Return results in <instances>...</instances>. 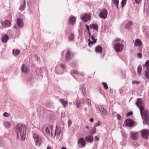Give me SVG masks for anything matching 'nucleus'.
<instances>
[{
  "label": "nucleus",
  "instance_id": "nucleus-1",
  "mask_svg": "<svg viewBox=\"0 0 149 149\" xmlns=\"http://www.w3.org/2000/svg\"><path fill=\"white\" fill-rule=\"evenodd\" d=\"M53 126L47 124L44 125L42 128V130L44 134L46 136H50L51 137H55L57 133V136H59L61 133V131L57 129L56 127L55 131L53 130Z\"/></svg>",
  "mask_w": 149,
  "mask_h": 149
},
{
  "label": "nucleus",
  "instance_id": "nucleus-2",
  "mask_svg": "<svg viewBox=\"0 0 149 149\" xmlns=\"http://www.w3.org/2000/svg\"><path fill=\"white\" fill-rule=\"evenodd\" d=\"M15 128L17 134V139H19L20 136L21 140L23 141H24L27 130L26 126L22 123H18L15 126Z\"/></svg>",
  "mask_w": 149,
  "mask_h": 149
},
{
  "label": "nucleus",
  "instance_id": "nucleus-3",
  "mask_svg": "<svg viewBox=\"0 0 149 149\" xmlns=\"http://www.w3.org/2000/svg\"><path fill=\"white\" fill-rule=\"evenodd\" d=\"M149 111L147 109H145L143 113V116L141 117L144 124L149 125Z\"/></svg>",
  "mask_w": 149,
  "mask_h": 149
},
{
  "label": "nucleus",
  "instance_id": "nucleus-4",
  "mask_svg": "<svg viewBox=\"0 0 149 149\" xmlns=\"http://www.w3.org/2000/svg\"><path fill=\"white\" fill-rule=\"evenodd\" d=\"M33 137L37 146H40L41 144V139L38 135L36 133L33 134Z\"/></svg>",
  "mask_w": 149,
  "mask_h": 149
},
{
  "label": "nucleus",
  "instance_id": "nucleus-5",
  "mask_svg": "<svg viewBox=\"0 0 149 149\" xmlns=\"http://www.w3.org/2000/svg\"><path fill=\"white\" fill-rule=\"evenodd\" d=\"M59 65L60 67V68L62 70L60 71H58L57 69H55V72L57 74H63L64 72H65L66 71V67L65 65L64 64L61 63Z\"/></svg>",
  "mask_w": 149,
  "mask_h": 149
},
{
  "label": "nucleus",
  "instance_id": "nucleus-6",
  "mask_svg": "<svg viewBox=\"0 0 149 149\" xmlns=\"http://www.w3.org/2000/svg\"><path fill=\"white\" fill-rule=\"evenodd\" d=\"M141 132L142 137L147 139L149 136V131L146 129H143L141 130Z\"/></svg>",
  "mask_w": 149,
  "mask_h": 149
},
{
  "label": "nucleus",
  "instance_id": "nucleus-7",
  "mask_svg": "<svg viewBox=\"0 0 149 149\" xmlns=\"http://www.w3.org/2000/svg\"><path fill=\"white\" fill-rule=\"evenodd\" d=\"M114 47L116 51L117 52H119L123 50V45L118 43L114 45Z\"/></svg>",
  "mask_w": 149,
  "mask_h": 149
},
{
  "label": "nucleus",
  "instance_id": "nucleus-8",
  "mask_svg": "<svg viewBox=\"0 0 149 149\" xmlns=\"http://www.w3.org/2000/svg\"><path fill=\"white\" fill-rule=\"evenodd\" d=\"M78 145H80L79 146V148H83L86 145V142L84 138L81 137L79 138L78 141Z\"/></svg>",
  "mask_w": 149,
  "mask_h": 149
},
{
  "label": "nucleus",
  "instance_id": "nucleus-9",
  "mask_svg": "<svg viewBox=\"0 0 149 149\" xmlns=\"http://www.w3.org/2000/svg\"><path fill=\"white\" fill-rule=\"evenodd\" d=\"M134 124V121L131 119H127L125 120V125L126 127H131L133 126Z\"/></svg>",
  "mask_w": 149,
  "mask_h": 149
},
{
  "label": "nucleus",
  "instance_id": "nucleus-10",
  "mask_svg": "<svg viewBox=\"0 0 149 149\" xmlns=\"http://www.w3.org/2000/svg\"><path fill=\"white\" fill-rule=\"evenodd\" d=\"M108 14L107 11L105 9H103L100 13L99 16L101 18L105 19L107 16Z\"/></svg>",
  "mask_w": 149,
  "mask_h": 149
},
{
  "label": "nucleus",
  "instance_id": "nucleus-11",
  "mask_svg": "<svg viewBox=\"0 0 149 149\" xmlns=\"http://www.w3.org/2000/svg\"><path fill=\"white\" fill-rule=\"evenodd\" d=\"M91 18V15L90 14L86 13L82 16L81 19L84 22H86L90 19Z\"/></svg>",
  "mask_w": 149,
  "mask_h": 149
},
{
  "label": "nucleus",
  "instance_id": "nucleus-12",
  "mask_svg": "<svg viewBox=\"0 0 149 149\" xmlns=\"http://www.w3.org/2000/svg\"><path fill=\"white\" fill-rule=\"evenodd\" d=\"M16 23L19 27L22 28L24 25L22 19L21 18H17L16 20Z\"/></svg>",
  "mask_w": 149,
  "mask_h": 149
},
{
  "label": "nucleus",
  "instance_id": "nucleus-13",
  "mask_svg": "<svg viewBox=\"0 0 149 149\" xmlns=\"http://www.w3.org/2000/svg\"><path fill=\"white\" fill-rule=\"evenodd\" d=\"M73 54H72L69 50H68L66 52L65 59L67 60H69L71 59L73 57Z\"/></svg>",
  "mask_w": 149,
  "mask_h": 149
},
{
  "label": "nucleus",
  "instance_id": "nucleus-14",
  "mask_svg": "<svg viewBox=\"0 0 149 149\" xmlns=\"http://www.w3.org/2000/svg\"><path fill=\"white\" fill-rule=\"evenodd\" d=\"M138 134L136 132H131L130 135L131 138L133 140H136L138 139Z\"/></svg>",
  "mask_w": 149,
  "mask_h": 149
},
{
  "label": "nucleus",
  "instance_id": "nucleus-15",
  "mask_svg": "<svg viewBox=\"0 0 149 149\" xmlns=\"http://www.w3.org/2000/svg\"><path fill=\"white\" fill-rule=\"evenodd\" d=\"M76 21V18L74 16H70L68 20L69 23L72 25H74Z\"/></svg>",
  "mask_w": 149,
  "mask_h": 149
},
{
  "label": "nucleus",
  "instance_id": "nucleus-16",
  "mask_svg": "<svg viewBox=\"0 0 149 149\" xmlns=\"http://www.w3.org/2000/svg\"><path fill=\"white\" fill-rule=\"evenodd\" d=\"M85 140L88 143H92L93 141V137L92 135L89 134L86 136Z\"/></svg>",
  "mask_w": 149,
  "mask_h": 149
},
{
  "label": "nucleus",
  "instance_id": "nucleus-17",
  "mask_svg": "<svg viewBox=\"0 0 149 149\" xmlns=\"http://www.w3.org/2000/svg\"><path fill=\"white\" fill-rule=\"evenodd\" d=\"M134 45L135 47L141 46L142 45V42L140 40L136 39L135 41Z\"/></svg>",
  "mask_w": 149,
  "mask_h": 149
},
{
  "label": "nucleus",
  "instance_id": "nucleus-18",
  "mask_svg": "<svg viewBox=\"0 0 149 149\" xmlns=\"http://www.w3.org/2000/svg\"><path fill=\"white\" fill-rule=\"evenodd\" d=\"M22 72L25 74H27L29 72V69L26 66H25L24 64H22L21 67Z\"/></svg>",
  "mask_w": 149,
  "mask_h": 149
},
{
  "label": "nucleus",
  "instance_id": "nucleus-19",
  "mask_svg": "<svg viewBox=\"0 0 149 149\" xmlns=\"http://www.w3.org/2000/svg\"><path fill=\"white\" fill-rule=\"evenodd\" d=\"M59 101L62 104L63 107L64 108H65L66 107V105L68 104V102L65 100L63 99H60L59 100Z\"/></svg>",
  "mask_w": 149,
  "mask_h": 149
},
{
  "label": "nucleus",
  "instance_id": "nucleus-20",
  "mask_svg": "<svg viewBox=\"0 0 149 149\" xmlns=\"http://www.w3.org/2000/svg\"><path fill=\"white\" fill-rule=\"evenodd\" d=\"M102 50V47L100 45L97 46L95 48V51L97 53H101Z\"/></svg>",
  "mask_w": 149,
  "mask_h": 149
},
{
  "label": "nucleus",
  "instance_id": "nucleus-21",
  "mask_svg": "<svg viewBox=\"0 0 149 149\" xmlns=\"http://www.w3.org/2000/svg\"><path fill=\"white\" fill-rule=\"evenodd\" d=\"M26 6V2L24 0H23V3L21 4L19 7V9L21 10H24Z\"/></svg>",
  "mask_w": 149,
  "mask_h": 149
},
{
  "label": "nucleus",
  "instance_id": "nucleus-22",
  "mask_svg": "<svg viewBox=\"0 0 149 149\" xmlns=\"http://www.w3.org/2000/svg\"><path fill=\"white\" fill-rule=\"evenodd\" d=\"M9 39V37L7 34H5L2 37L1 41L2 42L5 43Z\"/></svg>",
  "mask_w": 149,
  "mask_h": 149
},
{
  "label": "nucleus",
  "instance_id": "nucleus-23",
  "mask_svg": "<svg viewBox=\"0 0 149 149\" xmlns=\"http://www.w3.org/2000/svg\"><path fill=\"white\" fill-rule=\"evenodd\" d=\"M138 107L139 109L141 116V117H143V111L144 109V106L141 105Z\"/></svg>",
  "mask_w": 149,
  "mask_h": 149
},
{
  "label": "nucleus",
  "instance_id": "nucleus-24",
  "mask_svg": "<svg viewBox=\"0 0 149 149\" xmlns=\"http://www.w3.org/2000/svg\"><path fill=\"white\" fill-rule=\"evenodd\" d=\"M113 115L114 117H116L118 120H121V116L118 114L116 112H114L113 113Z\"/></svg>",
  "mask_w": 149,
  "mask_h": 149
},
{
  "label": "nucleus",
  "instance_id": "nucleus-25",
  "mask_svg": "<svg viewBox=\"0 0 149 149\" xmlns=\"http://www.w3.org/2000/svg\"><path fill=\"white\" fill-rule=\"evenodd\" d=\"M74 34L72 33H71L68 37V40L69 41H72L74 40Z\"/></svg>",
  "mask_w": 149,
  "mask_h": 149
},
{
  "label": "nucleus",
  "instance_id": "nucleus-26",
  "mask_svg": "<svg viewBox=\"0 0 149 149\" xmlns=\"http://www.w3.org/2000/svg\"><path fill=\"white\" fill-rule=\"evenodd\" d=\"M80 90H81L82 93L84 95H85L86 94V88L85 86L84 85H81Z\"/></svg>",
  "mask_w": 149,
  "mask_h": 149
},
{
  "label": "nucleus",
  "instance_id": "nucleus-27",
  "mask_svg": "<svg viewBox=\"0 0 149 149\" xmlns=\"http://www.w3.org/2000/svg\"><path fill=\"white\" fill-rule=\"evenodd\" d=\"M90 27L91 28H92L94 29L97 30L98 29V25L97 24H90Z\"/></svg>",
  "mask_w": 149,
  "mask_h": 149
},
{
  "label": "nucleus",
  "instance_id": "nucleus-28",
  "mask_svg": "<svg viewBox=\"0 0 149 149\" xmlns=\"http://www.w3.org/2000/svg\"><path fill=\"white\" fill-rule=\"evenodd\" d=\"M142 102L141 101V99H138L136 102V106L138 107L142 105Z\"/></svg>",
  "mask_w": 149,
  "mask_h": 149
},
{
  "label": "nucleus",
  "instance_id": "nucleus-29",
  "mask_svg": "<svg viewBox=\"0 0 149 149\" xmlns=\"http://www.w3.org/2000/svg\"><path fill=\"white\" fill-rule=\"evenodd\" d=\"M132 25V22L131 21H130L128 22L126 24L125 26V28L126 29H129L131 27Z\"/></svg>",
  "mask_w": 149,
  "mask_h": 149
},
{
  "label": "nucleus",
  "instance_id": "nucleus-30",
  "mask_svg": "<svg viewBox=\"0 0 149 149\" xmlns=\"http://www.w3.org/2000/svg\"><path fill=\"white\" fill-rule=\"evenodd\" d=\"M13 53L14 56H17L20 53V51L19 50L17 49L15 51V50L13 49Z\"/></svg>",
  "mask_w": 149,
  "mask_h": 149
},
{
  "label": "nucleus",
  "instance_id": "nucleus-31",
  "mask_svg": "<svg viewBox=\"0 0 149 149\" xmlns=\"http://www.w3.org/2000/svg\"><path fill=\"white\" fill-rule=\"evenodd\" d=\"M88 41L89 42L88 43V45L90 47H91V45L94 44L96 42V40H93V41H91L89 39H88Z\"/></svg>",
  "mask_w": 149,
  "mask_h": 149
},
{
  "label": "nucleus",
  "instance_id": "nucleus-32",
  "mask_svg": "<svg viewBox=\"0 0 149 149\" xmlns=\"http://www.w3.org/2000/svg\"><path fill=\"white\" fill-rule=\"evenodd\" d=\"M53 103L51 102H48L45 104V106L48 108H51L52 107Z\"/></svg>",
  "mask_w": 149,
  "mask_h": 149
},
{
  "label": "nucleus",
  "instance_id": "nucleus-33",
  "mask_svg": "<svg viewBox=\"0 0 149 149\" xmlns=\"http://www.w3.org/2000/svg\"><path fill=\"white\" fill-rule=\"evenodd\" d=\"M96 129L95 127H93L92 128V130L90 132V133L91 134L90 135H92V136H93V135L96 133Z\"/></svg>",
  "mask_w": 149,
  "mask_h": 149
},
{
  "label": "nucleus",
  "instance_id": "nucleus-34",
  "mask_svg": "<svg viewBox=\"0 0 149 149\" xmlns=\"http://www.w3.org/2000/svg\"><path fill=\"white\" fill-rule=\"evenodd\" d=\"M101 112L102 113L101 116L103 117L107 115L108 113L105 109L104 110Z\"/></svg>",
  "mask_w": 149,
  "mask_h": 149
},
{
  "label": "nucleus",
  "instance_id": "nucleus-35",
  "mask_svg": "<svg viewBox=\"0 0 149 149\" xmlns=\"http://www.w3.org/2000/svg\"><path fill=\"white\" fill-rule=\"evenodd\" d=\"M97 108L99 109L101 112L105 109L102 105H98L97 106Z\"/></svg>",
  "mask_w": 149,
  "mask_h": 149
},
{
  "label": "nucleus",
  "instance_id": "nucleus-36",
  "mask_svg": "<svg viewBox=\"0 0 149 149\" xmlns=\"http://www.w3.org/2000/svg\"><path fill=\"white\" fill-rule=\"evenodd\" d=\"M42 70L41 68H40L39 69V72H37V73L38 74L39 76H40V77L41 79H42Z\"/></svg>",
  "mask_w": 149,
  "mask_h": 149
},
{
  "label": "nucleus",
  "instance_id": "nucleus-37",
  "mask_svg": "<svg viewBox=\"0 0 149 149\" xmlns=\"http://www.w3.org/2000/svg\"><path fill=\"white\" fill-rule=\"evenodd\" d=\"M10 123L8 122H5L4 123V126L7 128L9 127L10 126Z\"/></svg>",
  "mask_w": 149,
  "mask_h": 149
},
{
  "label": "nucleus",
  "instance_id": "nucleus-38",
  "mask_svg": "<svg viewBox=\"0 0 149 149\" xmlns=\"http://www.w3.org/2000/svg\"><path fill=\"white\" fill-rule=\"evenodd\" d=\"M122 136L123 140H126L127 137V135L125 133L123 132H122Z\"/></svg>",
  "mask_w": 149,
  "mask_h": 149
},
{
  "label": "nucleus",
  "instance_id": "nucleus-39",
  "mask_svg": "<svg viewBox=\"0 0 149 149\" xmlns=\"http://www.w3.org/2000/svg\"><path fill=\"white\" fill-rule=\"evenodd\" d=\"M77 65V63L75 61H73L70 63V65L72 68H74Z\"/></svg>",
  "mask_w": 149,
  "mask_h": 149
},
{
  "label": "nucleus",
  "instance_id": "nucleus-40",
  "mask_svg": "<svg viewBox=\"0 0 149 149\" xmlns=\"http://www.w3.org/2000/svg\"><path fill=\"white\" fill-rule=\"evenodd\" d=\"M137 72L139 74H140L141 72L142 68L141 65H139L137 68Z\"/></svg>",
  "mask_w": 149,
  "mask_h": 149
},
{
  "label": "nucleus",
  "instance_id": "nucleus-41",
  "mask_svg": "<svg viewBox=\"0 0 149 149\" xmlns=\"http://www.w3.org/2000/svg\"><path fill=\"white\" fill-rule=\"evenodd\" d=\"M34 83L33 79L32 78L29 79L28 81V84L32 85Z\"/></svg>",
  "mask_w": 149,
  "mask_h": 149
},
{
  "label": "nucleus",
  "instance_id": "nucleus-42",
  "mask_svg": "<svg viewBox=\"0 0 149 149\" xmlns=\"http://www.w3.org/2000/svg\"><path fill=\"white\" fill-rule=\"evenodd\" d=\"M4 24L5 25L10 26V22L9 20H6L4 22Z\"/></svg>",
  "mask_w": 149,
  "mask_h": 149
},
{
  "label": "nucleus",
  "instance_id": "nucleus-43",
  "mask_svg": "<svg viewBox=\"0 0 149 149\" xmlns=\"http://www.w3.org/2000/svg\"><path fill=\"white\" fill-rule=\"evenodd\" d=\"M144 76L146 78L149 79V72L145 71Z\"/></svg>",
  "mask_w": 149,
  "mask_h": 149
},
{
  "label": "nucleus",
  "instance_id": "nucleus-44",
  "mask_svg": "<svg viewBox=\"0 0 149 149\" xmlns=\"http://www.w3.org/2000/svg\"><path fill=\"white\" fill-rule=\"evenodd\" d=\"M127 2V0H122L121 4L122 7H123L125 5Z\"/></svg>",
  "mask_w": 149,
  "mask_h": 149
},
{
  "label": "nucleus",
  "instance_id": "nucleus-45",
  "mask_svg": "<svg viewBox=\"0 0 149 149\" xmlns=\"http://www.w3.org/2000/svg\"><path fill=\"white\" fill-rule=\"evenodd\" d=\"M102 84L103 85L104 88V89H107L108 88V86L107 84L104 82H103L102 83Z\"/></svg>",
  "mask_w": 149,
  "mask_h": 149
},
{
  "label": "nucleus",
  "instance_id": "nucleus-46",
  "mask_svg": "<svg viewBox=\"0 0 149 149\" xmlns=\"http://www.w3.org/2000/svg\"><path fill=\"white\" fill-rule=\"evenodd\" d=\"M143 31L146 37H148L149 35V33L146 31L145 29H143Z\"/></svg>",
  "mask_w": 149,
  "mask_h": 149
},
{
  "label": "nucleus",
  "instance_id": "nucleus-47",
  "mask_svg": "<svg viewBox=\"0 0 149 149\" xmlns=\"http://www.w3.org/2000/svg\"><path fill=\"white\" fill-rule=\"evenodd\" d=\"M3 116L5 117H9L10 116V114L7 112H4L3 114Z\"/></svg>",
  "mask_w": 149,
  "mask_h": 149
},
{
  "label": "nucleus",
  "instance_id": "nucleus-48",
  "mask_svg": "<svg viewBox=\"0 0 149 149\" xmlns=\"http://www.w3.org/2000/svg\"><path fill=\"white\" fill-rule=\"evenodd\" d=\"M101 123L99 121H98L97 123H96L95 125H94V127H96L100 125L101 124Z\"/></svg>",
  "mask_w": 149,
  "mask_h": 149
},
{
  "label": "nucleus",
  "instance_id": "nucleus-49",
  "mask_svg": "<svg viewBox=\"0 0 149 149\" xmlns=\"http://www.w3.org/2000/svg\"><path fill=\"white\" fill-rule=\"evenodd\" d=\"M133 114V112L132 111H130L128 112L126 115L127 116H129L132 115Z\"/></svg>",
  "mask_w": 149,
  "mask_h": 149
},
{
  "label": "nucleus",
  "instance_id": "nucleus-50",
  "mask_svg": "<svg viewBox=\"0 0 149 149\" xmlns=\"http://www.w3.org/2000/svg\"><path fill=\"white\" fill-rule=\"evenodd\" d=\"M87 100V102L88 103V105L89 106H91V100H89V99H88V98H87V100Z\"/></svg>",
  "mask_w": 149,
  "mask_h": 149
},
{
  "label": "nucleus",
  "instance_id": "nucleus-51",
  "mask_svg": "<svg viewBox=\"0 0 149 149\" xmlns=\"http://www.w3.org/2000/svg\"><path fill=\"white\" fill-rule=\"evenodd\" d=\"M69 28L68 27H67L65 29V32L66 33H69Z\"/></svg>",
  "mask_w": 149,
  "mask_h": 149
},
{
  "label": "nucleus",
  "instance_id": "nucleus-52",
  "mask_svg": "<svg viewBox=\"0 0 149 149\" xmlns=\"http://www.w3.org/2000/svg\"><path fill=\"white\" fill-rule=\"evenodd\" d=\"M139 83L140 82L139 81L136 80L133 81L132 82V84H139Z\"/></svg>",
  "mask_w": 149,
  "mask_h": 149
},
{
  "label": "nucleus",
  "instance_id": "nucleus-53",
  "mask_svg": "<svg viewBox=\"0 0 149 149\" xmlns=\"http://www.w3.org/2000/svg\"><path fill=\"white\" fill-rule=\"evenodd\" d=\"M73 73H74L76 74H80V72L77 70H74L73 71Z\"/></svg>",
  "mask_w": 149,
  "mask_h": 149
},
{
  "label": "nucleus",
  "instance_id": "nucleus-54",
  "mask_svg": "<svg viewBox=\"0 0 149 149\" xmlns=\"http://www.w3.org/2000/svg\"><path fill=\"white\" fill-rule=\"evenodd\" d=\"M112 1L113 3L114 4H116L117 3L119 2V0H112Z\"/></svg>",
  "mask_w": 149,
  "mask_h": 149
},
{
  "label": "nucleus",
  "instance_id": "nucleus-55",
  "mask_svg": "<svg viewBox=\"0 0 149 149\" xmlns=\"http://www.w3.org/2000/svg\"><path fill=\"white\" fill-rule=\"evenodd\" d=\"M137 55L140 58H141L142 57V54L141 53H138L137 54Z\"/></svg>",
  "mask_w": 149,
  "mask_h": 149
},
{
  "label": "nucleus",
  "instance_id": "nucleus-56",
  "mask_svg": "<svg viewBox=\"0 0 149 149\" xmlns=\"http://www.w3.org/2000/svg\"><path fill=\"white\" fill-rule=\"evenodd\" d=\"M91 38L92 40H97V39H95V36L93 34L91 36Z\"/></svg>",
  "mask_w": 149,
  "mask_h": 149
},
{
  "label": "nucleus",
  "instance_id": "nucleus-57",
  "mask_svg": "<svg viewBox=\"0 0 149 149\" xmlns=\"http://www.w3.org/2000/svg\"><path fill=\"white\" fill-rule=\"evenodd\" d=\"M85 26L88 31H90V28L89 26L87 24L85 25Z\"/></svg>",
  "mask_w": 149,
  "mask_h": 149
},
{
  "label": "nucleus",
  "instance_id": "nucleus-58",
  "mask_svg": "<svg viewBox=\"0 0 149 149\" xmlns=\"http://www.w3.org/2000/svg\"><path fill=\"white\" fill-rule=\"evenodd\" d=\"M94 140L95 141H98L99 140V139L97 136H95L94 138Z\"/></svg>",
  "mask_w": 149,
  "mask_h": 149
},
{
  "label": "nucleus",
  "instance_id": "nucleus-59",
  "mask_svg": "<svg viewBox=\"0 0 149 149\" xmlns=\"http://www.w3.org/2000/svg\"><path fill=\"white\" fill-rule=\"evenodd\" d=\"M72 121L70 119H69V120L68 121V126H69L71 124Z\"/></svg>",
  "mask_w": 149,
  "mask_h": 149
},
{
  "label": "nucleus",
  "instance_id": "nucleus-60",
  "mask_svg": "<svg viewBox=\"0 0 149 149\" xmlns=\"http://www.w3.org/2000/svg\"><path fill=\"white\" fill-rule=\"evenodd\" d=\"M76 106L77 108H79L80 106V104L78 102H76Z\"/></svg>",
  "mask_w": 149,
  "mask_h": 149
},
{
  "label": "nucleus",
  "instance_id": "nucleus-61",
  "mask_svg": "<svg viewBox=\"0 0 149 149\" xmlns=\"http://www.w3.org/2000/svg\"><path fill=\"white\" fill-rule=\"evenodd\" d=\"M141 0H135V3L137 4H139L141 1Z\"/></svg>",
  "mask_w": 149,
  "mask_h": 149
},
{
  "label": "nucleus",
  "instance_id": "nucleus-62",
  "mask_svg": "<svg viewBox=\"0 0 149 149\" xmlns=\"http://www.w3.org/2000/svg\"><path fill=\"white\" fill-rule=\"evenodd\" d=\"M145 67L146 68V70L145 71L149 72V66H145Z\"/></svg>",
  "mask_w": 149,
  "mask_h": 149
},
{
  "label": "nucleus",
  "instance_id": "nucleus-63",
  "mask_svg": "<svg viewBox=\"0 0 149 149\" xmlns=\"http://www.w3.org/2000/svg\"><path fill=\"white\" fill-rule=\"evenodd\" d=\"M13 28L16 29H18V27L16 24H15L13 25Z\"/></svg>",
  "mask_w": 149,
  "mask_h": 149
},
{
  "label": "nucleus",
  "instance_id": "nucleus-64",
  "mask_svg": "<svg viewBox=\"0 0 149 149\" xmlns=\"http://www.w3.org/2000/svg\"><path fill=\"white\" fill-rule=\"evenodd\" d=\"M120 40V38H117V39H115V40H114V42H118V41L119 40Z\"/></svg>",
  "mask_w": 149,
  "mask_h": 149
}]
</instances>
